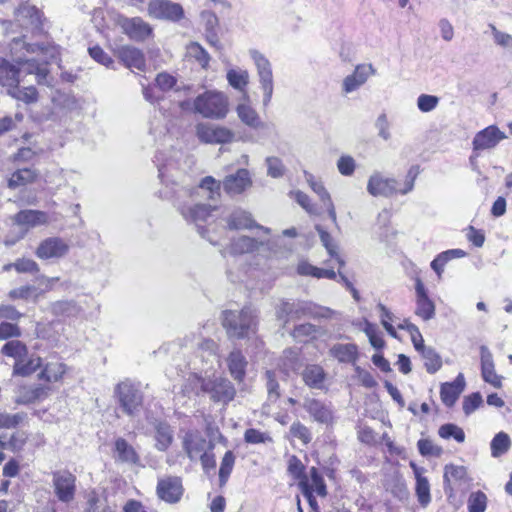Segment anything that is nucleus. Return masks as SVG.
<instances>
[{"label":"nucleus","mask_w":512,"mask_h":512,"mask_svg":"<svg viewBox=\"0 0 512 512\" xmlns=\"http://www.w3.org/2000/svg\"><path fill=\"white\" fill-rule=\"evenodd\" d=\"M85 512H113L106 499L100 498L95 492L88 495Z\"/></svg>","instance_id":"obj_50"},{"label":"nucleus","mask_w":512,"mask_h":512,"mask_svg":"<svg viewBox=\"0 0 512 512\" xmlns=\"http://www.w3.org/2000/svg\"><path fill=\"white\" fill-rule=\"evenodd\" d=\"M20 69L4 58H0V86L6 87L7 91L18 86Z\"/></svg>","instance_id":"obj_28"},{"label":"nucleus","mask_w":512,"mask_h":512,"mask_svg":"<svg viewBox=\"0 0 512 512\" xmlns=\"http://www.w3.org/2000/svg\"><path fill=\"white\" fill-rule=\"evenodd\" d=\"M235 463V456L232 451H227L222 458L219 469V480L221 484L228 480Z\"/></svg>","instance_id":"obj_53"},{"label":"nucleus","mask_w":512,"mask_h":512,"mask_svg":"<svg viewBox=\"0 0 512 512\" xmlns=\"http://www.w3.org/2000/svg\"><path fill=\"white\" fill-rule=\"evenodd\" d=\"M116 55L124 66L131 70L144 71L146 68L144 53L136 47L130 45L121 46L117 49Z\"/></svg>","instance_id":"obj_19"},{"label":"nucleus","mask_w":512,"mask_h":512,"mask_svg":"<svg viewBox=\"0 0 512 512\" xmlns=\"http://www.w3.org/2000/svg\"><path fill=\"white\" fill-rule=\"evenodd\" d=\"M419 453L422 456H440L442 454V448L434 445L430 439H420L417 442Z\"/></svg>","instance_id":"obj_59"},{"label":"nucleus","mask_w":512,"mask_h":512,"mask_svg":"<svg viewBox=\"0 0 512 512\" xmlns=\"http://www.w3.org/2000/svg\"><path fill=\"white\" fill-rule=\"evenodd\" d=\"M42 365V359L39 356L32 355L28 360L21 358L13 366V375L26 377L33 374Z\"/></svg>","instance_id":"obj_33"},{"label":"nucleus","mask_w":512,"mask_h":512,"mask_svg":"<svg viewBox=\"0 0 512 512\" xmlns=\"http://www.w3.org/2000/svg\"><path fill=\"white\" fill-rule=\"evenodd\" d=\"M38 177L36 170L31 168H23L16 170L8 180V187L15 189L20 186L33 183Z\"/></svg>","instance_id":"obj_34"},{"label":"nucleus","mask_w":512,"mask_h":512,"mask_svg":"<svg viewBox=\"0 0 512 512\" xmlns=\"http://www.w3.org/2000/svg\"><path fill=\"white\" fill-rule=\"evenodd\" d=\"M26 413L18 412L15 414L0 413V429L16 428L26 418Z\"/></svg>","instance_id":"obj_54"},{"label":"nucleus","mask_w":512,"mask_h":512,"mask_svg":"<svg viewBox=\"0 0 512 512\" xmlns=\"http://www.w3.org/2000/svg\"><path fill=\"white\" fill-rule=\"evenodd\" d=\"M411 467L414 469L415 476H416V495L418 498L419 503L425 507L427 506L431 501L430 496V485L426 477H423L419 473V469L414 463H411Z\"/></svg>","instance_id":"obj_35"},{"label":"nucleus","mask_w":512,"mask_h":512,"mask_svg":"<svg viewBox=\"0 0 512 512\" xmlns=\"http://www.w3.org/2000/svg\"><path fill=\"white\" fill-rule=\"evenodd\" d=\"M13 267L15 270L19 273H38L39 272V265L32 259H18L16 262L13 263Z\"/></svg>","instance_id":"obj_63"},{"label":"nucleus","mask_w":512,"mask_h":512,"mask_svg":"<svg viewBox=\"0 0 512 512\" xmlns=\"http://www.w3.org/2000/svg\"><path fill=\"white\" fill-rule=\"evenodd\" d=\"M443 479L445 491L448 489L452 491V484L465 483L467 481V470L464 466L447 464L444 467Z\"/></svg>","instance_id":"obj_31"},{"label":"nucleus","mask_w":512,"mask_h":512,"mask_svg":"<svg viewBox=\"0 0 512 512\" xmlns=\"http://www.w3.org/2000/svg\"><path fill=\"white\" fill-rule=\"evenodd\" d=\"M309 484L312 487V492L315 491L321 497H325L327 495V488L324 479L315 467L310 469Z\"/></svg>","instance_id":"obj_55"},{"label":"nucleus","mask_w":512,"mask_h":512,"mask_svg":"<svg viewBox=\"0 0 512 512\" xmlns=\"http://www.w3.org/2000/svg\"><path fill=\"white\" fill-rule=\"evenodd\" d=\"M511 445L510 437L505 432L497 433L490 443L491 455L495 458L505 454Z\"/></svg>","instance_id":"obj_39"},{"label":"nucleus","mask_w":512,"mask_h":512,"mask_svg":"<svg viewBox=\"0 0 512 512\" xmlns=\"http://www.w3.org/2000/svg\"><path fill=\"white\" fill-rule=\"evenodd\" d=\"M8 94L13 98L23 101L24 103L30 104L34 103L38 99V92L35 87L29 86L20 89L19 85L14 86L12 89L8 90Z\"/></svg>","instance_id":"obj_41"},{"label":"nucleus","mask_w":512,"mask_h":512,"mask_svg":"<svg viewBox=\"0 0 512 512\" xmlns=\"http://www.w3.org/2000/svg\"><path fill=\"white\" fill-rule=\"evenodd\" d=\"M252 185L247 169H238L235 174L227 175L223 180V189L231 195L241 194Z\"/></svg>","instance_id":"obj_20"},{"label":"nucleus","mask_w":512,"mask_h":512,"mask_svg":"<svg viewBox=\"0 0 512 512\" xmlns=\"http://www.w3.org/2000/svg\"><path fill=\"white\" fill-rule=\"evenodd\" d=\"M488 498L482 491L470 493L467 500L468 512H485L487 508Z\"/></svg>","instance_id":"obj_44"},{"label":"nucleus","mask_w":512,"mask_h":512,"mask_svg":"<svg viewBox=\"0 0 512 512\" xmlns=\"http://www.w3.org/2000/svg\"><path fill=\"white\" fill-rule=\"evenodd\" d=\"M249 54L256 66L259 85L263 92V106L267 107L271 102L274 91V80L271 63L262 53L257 50H250Z\"/></svg>","instance_id":"obj_5"},{"label":"nucleus","mask_w":512,"mask_h":512,"mask_svg":"<svg viewBox=\"0 0 512 512\" xmlns=\"http://www.w3.org/2000/svg\"><path fill=\"white\" fill-rule=\"evenodd\" d=\"M244 440L248 444H264L273 442L269 433L261 432L255 428H249L245 431Z\"/></svg>","instance_id":"obj_52"},{"label":"nucleus","mask_w":512,"mask_h":512,"mask_svg":"<svg viewBox=\"0 0 512 512\" xmlns=\"http://www.w3.org/2000/svg\"><path fill=\"white\" fill-rule=\"evenodd\" d=\"M480 361L483 380L495 388H501L502 376L496 373L493 355L486 345L480 346Z\"/></svg>","instance_id":"obj_18"},{"label":"nucleus","mask_w":512,"mask_h":512,"mask_svg":"<svg viewBox=\"0 0 512 512\" xmlns=\"http://www.w3.org/2000/svg\"><path fill=\"white\" fill-rule=\"evenodd\" d=\"M118 25L131 40L143 42L152 34V27L140 17L119 16Z\"/></svg>","instance_id":"obj_7"},{"label":"nucleus","mask_w":512,"mask_h":512,"mask_svg":"<svg viewBox=\"0 0 512 512\" xmlns=\"http://www.w3.org/2000/svg\"><path fill=\"white\" fill-rule=\"evenodd\" d=\"M319 328L311 323H303L294 327L292 336L298 341H306L315 338Z\"/></svg>","instance_id":"obj_45"},{"label":"nucleus","mask_w":512,"mask_h":512,"mask_svg":"<svg viewBox=\"0 0 512 512\" xmlns=\"http://www.w3.org/2000/svg\"><path fill=\"white\" fill-rule=\"evenodd\" d=\"M330 354L341 363H355L358 358V348L353 343L335 344Z\"/></svg>","instance_id":"obj_32"},{"label":"nucleus","mask_w":512,"mask_h":512,"mask_svg":"<svg viewBox=\"0 0 512 512\" xmlns=\"http://www.w3.org/2000/svg\"><path fill=\"white\" fill-rule=\"evenodd\" d=\"M263 242H259L254 238L248 236H241L233 240L231 244V252L235 254L250 253L258 249L259 245Z\"/></svg>","instance_id":"obj_37"},{"label":"nucleus","mask_w":512,"mask_h":512,"mask_svg":"<svg viewBox=\"0 0 512 512\" xmlns=\"http://www.w3.org/2000/svg\"><path fill=\"white\" fill-rule=\"evenodd\" d=\"M494 43L507 52H512V35L500 31L495 25L489 24Z\"/></svg>","instance_id":"obj_49"},{"label":"nucleus","mask_w":512,"mask_h":512,"mask_svg":"<svg viewBox=\"0 0 512 512\" xmlns=\"http://www.w3.org/2000/svg\"><path fill=\"white\" fill-rule=\"evenodd\" d=\"M301 376L308 387L312 389H322L326 374L321 366L310 364L303 369Z\"/></svg>","instance_id":"obj_30"},{"label":"nucleus","mask_w":512,"mask_h":512,"mask_svg":"<svg viewBox=\"0 0 512 512\" xmlns=\"http://www.w3.org/2000/svg\"><path fill=\"white\" fill-rule=\"evenodd\" d=\"M375 74L372 64L357 65L354 72L344 78L342 88L345 93H351L361 87L369 78Z\"/></svg>","instance_id":"obj_21"},{"label":"nucleus","mask_w":512,"mask_h":512,"mask_svg":"<svg viewBox=\"0 0 512 512\" xmlns=\"http://www.w3.org/2000/svg\"><path fill=\"white\" fill-rule=\"evenodd\" d=\"M266 164L267 174L272 178H279L284 174V165L278 157H268Z\"/></svg>","instance_id":"obj_64"},{"label":"nucleus","mask_w":512,"mask_h":512,"mask_svg":"<svg viewBox=\"0 0 512 512\" xmlns=\"http://www.w3.org/2000/svg\"><path fill=\"white\" fill-rule=\"evenodd\" d=\"M89 55L99 64L106 67L112 66L114 63L113 59L98 45L90 47L88 49Z\"/></svg>","instance_id":"obj_61"},{"label":"nucleus","mask_w":512,"mask_h":512,"mask_svg":"<svg viewBox=\"0 0 512 512\" xmlns=\"http://www.w3.org/2000/svg\"><path fill=\"white\" fill-rule=\"evenodd\" d=\"M193 106L204 118L222 119L228 113L229 101L223 92L206 91L195 98Z\"/></svg>","instance_id":"obj_3"},{"label":"nucleus","mask_w":512,"mask_h":512,"mask_svg":"<svg viewBox=\"0 0 512 512\" xmlns=\"http://www.w3.org/2000/svg\"><path fill=\"white\" fill-rule=\"evenodd\" d=\"M223 326L227 334L234 338H245L256 332L257 315L255 310L244 307L240 311H225L223 314Z\"/></svg>","instance_id":"obj_2"},{"label":"nucleus","mask_w":512,"mask_h":512,"mask_svg":"<svg viewBox=\"0 0 512 512\" xmlns=\"http://www.w3.org/2000/svg\"><path fill=\"white\" fill-rule=\"evenodd\" d=\"M506 135L497 126L491 125L479 131L472 142L474 151L492 149L505 139Z\"/></svg>","instance_id":"obj_17"},{"label":"nucleus","mask_w":512,"mask_h":512,"mask_svg":"<svg viewBox=\"0 0 512 512\" xmlns=\"http://www.w3.org/2000/svg\"><path fill=\"white\" fill-rule=\"evenodd\" d=\"M227 224L232 230L251 229L256 227L264 231L266 234L270 233L269 228L258 225L252 218V215L241 208H237L231 212L227 219Z\"/></svg>","instance_id":"obj_22"},{"label":"nucleus","mask_w":512,"mask_h":512,"mask_svg":"<svg viewBox=\"0 0 512 512\" xmlns=\"http://www.w3.org/2000/svg\"><path fill=\"white\" fill-rule=\"evenodd\" d=\"M483 402L479 392L466 396L463 400V411L466 415L473 413Z\"/></svg>","instance_id":"obj_62"},{"label":"nucleus","mask_w":512,"mask_h":512,"mask_svg":"<svg viewBox=\"0 0 512 512\" xmlns=\"http://www.w3.org/2000/svg\"><path fill=\"white\" fill-rule=\"evenodd\" d=\"M215 209V207L208 204H198L191 203L189 205H183L179 207V211L184 219L188 222H193L198 227V232L202 237L204 235V228L201 226L202 222H206L208 217H210L211 212Z\"/></svg>","instance_id":"obj_13"},{"label":"nucleus","mask_w":512,"mask_h":512,"mask_svg":"<svg viewBox=\"0 0 512 512\" xmlns=\"http://www.w3.org/2000/svg\"><path fill=\"white\" fill-rule=\"evenodd\" d=\"M304 177L310 188L319 196L322 202H325L331 198L322 182L316 180V178L311 173L304 171Z\"/></svg>","instance_id":"obj_56"},{"label":"nucleus","mask_w":512,"mask_h":512,"mask_svg":"<svg viewBox=\"0 0 512 512\" xmlns=\"http://www.w3.org/2000/svg\"><path fill=\"white\" fill-rule=\"evenodd\" d=\"M416 292V309L415 314L422 318L424 321H428L435 316V304L428 296V291L425 288L420 278L416 279L415 283Z\"/></svg>","instance_id":"obj_16"},{"label":"nucleus","mask_w":512,"mask_h":512,"mask_svg":"<svg viewBox=\"0 0 512 512\" xmlns=\"http://www.w3.org/2000/svg\"><path fill=\"white\" fill-rule=\"evenodd\" d=\"M76 477L67 470L53 473V487L57 498L65 503L74 499L76 491Z\"/></svg>","instance_id":"obj_9"},{"label":"nucleus","mask_w":512,"mask_h":512,"mask_svg":"<svg viewBox=\"0 0 512 512\" xmlns=\"http://www.w3.org/2000/svg\"><path fill=\"white\" fill-rule=\"evenodd\" d=\"M26 441L27 437L25 436L24 432L17 431L9 436L7 442H1V449L14 453L19 452L24 448Z\"/></svg>","instance_id":"obj_48"},{"label":"nucleus","mask_w":512,"mask_h":512,"mask_svg":"<svg viewBox=\"0 0 512 512\" xmlns=\"http://www.w3.org/2000/svg\"><path fill=\"white\" fill-rule=\"evenodd\" d=\"M226 361L232 378L238 383L243 382L246 376L248 362L242 352L238 349L231 351Z\"/></svg>","instance_id":"obj_25"},{"label":"nucleus","mask_w":512,"mask_h":512,"mask_svg":"<svg viewBox=\"0 0 512 512\" xmlns=\"http://www.w3.org/2000/svg\"><path fill=\"white\" fill-rule=\"evenodd\" d=\"M148 12L154 18L170 21H178L184 16L182 6L169 0H151Z\"/></svg>","instance_id":"obj_11"},{"label":"nucleus","mask_w":512,"mask_h":512,"mask_svg":"<svg viewBox=\"0 0 512 512\" xmlns=\"http://www.w3.org/2000/svg\"><path fill=\"white\" fill-rule=\"evenodd\" d=\"M304 408L313 419L319 423L328 424L332 421V411L323 402L317 399H306Z\"/></svg>","instance_id":"obj_29"},{"label":"nucleus","mask_w":512,"mask_h":512,"mask_svg":"<svg viewBox=\"0 0 512 512\" xmlns=\"http://www.w3.org/2000/svg\"><path fill=\"white\" fill-rule=\"evenodd\" d=\"M1 352L7 357L14 358L16 362L21 358H26L28 349L23 342L19 340H11L3 345Z\"/></svg>","instance_id":"obj_38"},{"label":"nucleus","mask_w":512,"mask_h":512,"mask_svg":"<svg viewBox=\"0 0 512 512\" xmlns=\"http://www.w3.org/2000/svg\"><path fill=\"white\" fill-rule=\"evenodd\" d=\"M421 355L425 360L424 365L428 373L433 374L441 368V357L434 348L428 347L427 349H423Z\"/></svg>","instance_id":"obj_43"},{"label":"nucleus","mask_w":512,"mask_h":512,"mask_svg":"<svg viewBox=\"0 0 512 512\" xmlns=\"http://www.w3.org/2000/svg\"><path fill=\"white\" fill-rule=\"evenodd\" d=\"M305 467L302 464L301 460L292 455L288 460V472L294 478L299 480V482L309 481L307 475L304 473Z\"/></svg>","instance_id":"obj_51"},{"label":"nucleus","mask_w":512,"mask_h":512,"mask_svg":"<svg viewBox=\"0 0 512 512\" xmlns=\"http://www.w3.org/2000/svg\"><path fill=\"white\" fill-rule=\"evenodd\" d=\"M114 393L126 415L135 416L140 412L144 396L138 385L126 379L116 385Z\"/></svg>","instance_id":"obj_4"},{"label":"nucleus","mask_w":512,"mask_h":512,"mask_svg":"<svg viewBox=\"0 0 512 512\" xmlns=\"http://www.w3.org/2000/svg\"><path fill=\"white\" fill-rule=\"evenodd\" d=\"M66 372V365L63 363H47L39 374L40 379L48 382H57Z\"/></svg>","instance_id":"obj_40"},{"label":"nucleus","mask_w":512,"mask_h":512,"mask_svg":"<svg viewBox=\"0 0 512 512\" xmlns=\"http://www.w3.org/2000/svg\"><path fill=\"white\" fill-rule=\"evenodd\" d=\"M188 53L195 58L202 67H207L210 61L208 52L197 42H192L188 46Z\"/></svg>","instance_id":"obj_57"},{"label":"nucleus","mask_w":512,"mask_h":512,"mask_svg":"<svg viewBox=\"0 0 512 512\" xmlns=\"http://www.w3.org/2000/svg\"><path fill=\"white\" fill-rule=\"evenodd\" d=\"M438 434L443 439L454 438L459 443L465 441V433L463 429L453 423H447L440 426Z\"/></svg>","instance_id":"obj_46"},{"label":"nucleus","mask_w":512,"mask_h":512,"mask_svg":"<svg viewBox=\"0 0 512 512\" xmlns=\"http://www.w3.org/2000/svg\"><path fill=\"white\" fill-rule=\"evenodd\" d=\"M203 192L208 198L215 199L216 196L220 195V184L216 182V180L211 177H205L200 185L195 188V193Z\"/></svg>","instance_id":"obj_47"},{"label":"nucleus","mask_w":512,"mask_h":512,"mask_svg":"<svg viewBox=\"0 0 512 512\" xmlns=\"http://www.w3.org/2000/svg\"><path fill=\"white\" fill-rule=\"evenodd\" d=\"M333 311L330 308L316 305L312 302L297 300H281L275 308V315L279 321H283L285 326L290 319H300L302 317L311 318H329Z\"/></svg>","instance_id":"obj_1"},{"label":"nucleus","mask_w":512,"mask_h":512,"mask_svg":"<svg viewBox=\"0 0 512 512\" xmlns=\"http://www.w3.org/2000/svg\"><path fill=\"white\" fill-rule=\"evenodd\" d=\"M367 191L374 197H390L398 192L397 181L394 178H385L379 172H374L368 179Z\"/></svg>","instance_id":"obj_15"},{"label":"nucleus","mask_w":512,"mask_h":512,"mask_svg":"<svg viewBox=\"0 0 512 512\" xmlns=\"http://www.w3.org/2000/svg\"><path fill=\"white\" fill-rule=\"evenodd\" d=\"M237 114L241 121L250 127L256 128L260 124L257 112L249 105L239 104Z\"/></svg>","instance_id":"obj_42"},{"label":"nucleus","mask_w":512,"mask_h":512,"mask_svg":"<svg viewBox=\"0 0 512 512\" xmlns=\"http://www.w3.org/2000/svg\"><path fill=\"white\" fill-rule=\"evenodd\" d=\"M149 423L154 429L155 447L159 451H166L173 441V430L167 421L153 419Z\"/></svg>","instance_id":"obj_23"},{"label":"nucleus","mask_w":512,"mask_h":512,"mask_svg":"<svg viewBox=\"0 0 512 512\" xmlns=\"http://www.w3.org/2000/svg\"><path fill=\"white\" fill-rule=\"evenodd\" d=\"M113 456L115 461L120 463L134 465L139 462V455L135 451L134 447L124 438L116 439L114 443Z\"/></svg>","instance_id":"obj_26"},{"label":"nucleus","mask_w":512,"mask_h":512,"mask_svg":"<svg viewBox=\"0 0 512 512\" xmlns=\"http://www.w3.org/2000/svg\"><path fill=\"white\" fill-rule=\"evenodd\" d=\"M226 78L229 85L240 92H244L249 83V73L244 69H230Z\"/></svg>","instance_id":"obj_36"},{"label":"nucleus","mask_w":512,"mask_h":512,"mask_svg":"<svg viewBox=\"0 0 512 512\" xmlns=\"http://www.w3.org/2000/svg\"><path fill=\"white\" fill-rule=\"evenodd\" d=\"M183 449L191 461H195L206 450H212L214 445L198 432L189 431L182 441Z\"/></svg>","instance_id":"obj_14"},{"label":"nucleus","mask_w":512,"mask_h":512,"mask_svg":"<svg viewBox=\"0 0 512 512\" xmlns=\"http://www.w3.org/2000/svg\"><path fill=\"white\" fill-rule=\"evenodd\" d=\"M196 135L201 142L209 144L229 143L234 138L231 130L208 123H199L196 126Z\"/></svg>","instance_id":"obj_10"},{"label":"nucleus","mask_w":512,"mask_h":512,"mask_svg":"<svg viewBox=\"0 0 512 512\" xmlns=\"http://www.w3.org/2000/svg\"><path fill=\"white\" fill-rule=\"evenodd\" d=\"M184 493L181 478L177 476H167L158 480L156 494L162 501L175 504L178 503Z\"/></svg>","instance_id":"obj_8"},{"label":"nucleus","mask_w":512,"mask_h":512,"mask_svg":"<svg viewBox=\"0 0 512 512\" xmlns=\"http://www.w3.org/2000/svg\"><path fill=\"white\" fill-rule=\"evenodd\" d=\"M201 390L208 394L212 401L224 405L232 401L236 395L234 385L223 377L204 379L201 383Z\"/></svg>","instance_id":"obj_6"},{"label":"nucleus","mask_w":512,"mask_h":512,"mask_svg":"<svg viewBox=\"0 0 512 512\" xmlns=\"http://www.w3.org/2000/svg\"><path fill=\"white\" fill-rule=\"evenodd\" d=\"M464 387L465 379L461 373L455 378L453 382L444 383L440 390L442 402L448 407L453 406L464 390Z\"/></svg>","instance_id":"obj_24"},{"label":"nucleus","mask_w":512,"mask_h":512,"mask_svg":"<svg viewBox=\"0 0 512 512\" xmlns=\"http://www.w3.org/2000/svg\"><path fill=\"white\" fill-rule=\"evenodd\" d=\"M438 103L439 98L434 95L421 94L417 99L418 109L425 113L434 110Z\"/></svg>","instance_id":"obj_60"},{"label":"nucleus","mask_w":512,"mask_h":512,"mask_svg":"<svg viewBox=\"0 0 512 512\" xmlns=\"http://www.w3.org/2000/svg\"><path fill=\"white\" fill-rule=\"evenodd\" d=\"M69 252L68 243L60 237H49L40 242L35 255L42 260L63 258Z\"/></svg>","instance_id":"obj_12"},{"label":"nucleus","mask_w":512,"mask_h":512,"mask_svg":"<svg viewBox=\"0 0 512 512\" xmlns=\"http://www.w3.org/2000/svg\"><path fill=\"white\" fill-rule=\"evenodd\" d=\"M13 222L19 226L33 228L47 223V214L39 210H21L16 213Z\"/></svg>","instance_id":"obj_27"},{"label":"nucleus","mask_w":512,"mask_h":512,"mask_svg":"<svg viewBox=\"0 0 512 512\" xmlns=\"http://www.w3.org/2000/svg\"><path fill=\"white\" fill-rule=\"evenodd\" d=\"M364 332L367 335L370 344L375 349H382L385 346V341L383 340L382 336L377 330V327L374 324L367 322L364 328Z\"/></svg>","instance_id":"obj_58"}]
</instances>
